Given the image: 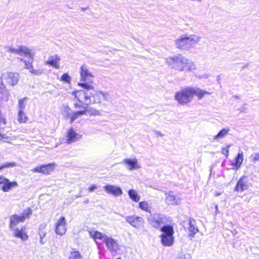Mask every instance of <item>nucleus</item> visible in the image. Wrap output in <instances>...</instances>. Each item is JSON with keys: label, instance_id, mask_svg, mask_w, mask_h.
I'll return each mask as SVG.
<instances>
[{"label": "nucleus", "instance_id": "864d4df0", "mask_svg": "<svg viewBox=\"0 0 259 259\" xmlns=\"http://www.w3.org/2000/svg\"><path fill=\"white\" fill-rule=\"evenodd\" d=\"M220 79H221V76L220 75H218L217 76V80H218V81H219Z\"/></svg>", "mask_w": 259, "mask_h": 259}, {"label": "nucleus", "instance_id": "8fccbe9b", "mask_svg": "<svg viewBox=\"0 0 259 259\" xmlns=\"http://www.w3.org/2000/svg\"><path fill=\"white\" fill-rule=\"evenodd\" d=\"M20 61L21 62H23L24 63H25V62H26L27 60H25V59H24L23 58H18Z\"/></svg>", "mask_w": 259, "mask_h": 259}, {"label": "nucleus", "instance_id": "5701e85b", "mask_svg": "<svg viewBox=\"0 0 259 259\" xmlns=\"http://www.w3.org/2000/svg\"><path fill=\"white\" fill-rule=\"evenodd\" d=\"M60 60V58L57 55L50 56L49 58L48 61L46 63L50 66H52L55 68H59V62Z\"/></svg>", "mask_w": 259, "mask_h": 259}, {"label": "nucleus", "instance_id": "ddd939ff", "mask_svg": "<svg viewBox=\"0 0 259 259\" xmlns=\"http://www.w3.org/2000/svg\"><path fill=\"white\" fill-rule=\"evenodd\" d=\"M66 220L64 217H61L56 224L55 232L60 236L64 235L66 231Z\"/></svg>", "mask_w": 259, "mask_h": 259}, {"label": "nucleus", "instance_id": "a19ab883", "mask_svg": "<svg viewBox=\"0 0 259 259\" xmlns=\"http://www.w3.org/2000/svg\"><path fill=\"white\" fill-rule=\"evenodd\" d=\"M74 107L75 108H79L81 110H85L86 113L89 111L88 108L87 107L83 106V105H79L77 103H75Z\"/></svg>", "mask_w": 259, "mask_h": 259}, {"label": "nucleus", "instance_id": "c9c22d12", "mask_svg": "<svg viewBox=\"0 0 259 259\" xmlns=\"http://www.w3.org/2000/svg\"><path fill=\"white\" fill-rule=\"evenodd\" d=\"M61 80L66 83H70L71 77L67 73H64L61 77Z\"/></svg>", "mask_w": 259, "mask_h": 259}, {"label": "nucleus", "instance_id": "a211bd4d", "mask_svg": "<svg viewBox=\"0 0 259 259\" xmlns=\"http://www.w3.org/2000/svg\"><path fill=\"white\" fill-rule=\"evenodd\" d=\"M13 232V236L16 238L21 239L22 241H26L28 238V236L25 232V227L23 226L19 229L18 227L13 228V230H10Z\"/></svg>", "mask_w": 259, "mask_h": 259}, {"label": "nucleus", "instance_id": "f257e3e1", "mask_svg": "<svg viewBox=\"0 0 259 259\" xmlns=\"http://www.w3.org/2000/svg\"><path fill=\"white\" fill-rule=\"evenodd\" d=\"M80 81L78 85L84 90L74 91L72 95L79 102L87 106L101 101L100 95L94 90V87L90 81L94 76L89 71L87 65L83 64L80 68Z\"/></svg>", "mask_w": 259, "mask_h": 259}, {"label": "nucleus", "instance_id": "412c9836", "mask_svg": "<svg viewBox=\"0 0 259 259\" xmlns=\"http://www.w3.org/2000/svg\"><path fill=\"white\" fill-rule=\"evenodd\" d=\"M81 136L77 133L72 127L70 128L67 134V143L70 144L79 140Z\"/></svg>", "mask_w": 259, "mask_h": 259}, {"label": "nucleus", "instance_id": "603ef678", "mask_svg": "<svg viewBox=\"0 0 259 259\" xmlns=\"http://www.w3.org/2000/svg\"><path fill=\"white\" fill-rule=\"evenodd\" d=\"M81 197V195L80 194H77L75 195V198H80Z\"/></svg>", "mask_w": 259, "mask_h": 259}, {"label": "nucleus", "instance_id": "7c9ffc66", "mask_svg": "<svg viewBox=\"0 0 259 259\" xmlns=\"http://www.w3.org/2000/svg\"><path fill=\"white\" fill-rule=\"evenodd\" d=\"M16 166V163L15 162H7L3 163L0 165V171H2L5 168H9L11 167H14Z\"/></svg>", "mask_w": 259, "mask_h": 259}, {"label": "nucleus", "instance_id": "58836bf2", "mask_svg": "<svg viewBox=\"0 0 259 259\" xmlns=\"http://www.w3.org/2000/svg\"><path fill=\"white\" fill-rule=\"evenodd\" d=\"M100 94H101L103 98L105 100H107L108 101H110V102H111L112 101V98L110 95V94L108 93H103V92H99Z\"/></svg>", "mask_w": 259, "mask_h": 259}, {"label": "nucleus", "instance_id": "f3484780", "mask_svg": "<svg viewBox=\"0 0 259 259\" xmlns=\"http://www.w3.org/2000/svg\"><path fill=\"white\" fill-rule=\"evenodd\" d=\"M120 163L125 164L126 168L130 170L139 169L141 167L136 158H125Z\"/></svg>", "mask_w": 259, "mask_h": 259}, {"label": "nucleus", "instance_id": "c03bdc74", "mask_svg": "<svg viewBox=\"0 0 259 259\" xmlns=\"http://www.w3.org/2000/svg\"><path fill=\"white\" fill-rule=\"evenodd\" d=\"M88 109H89V111H87V112H89L91 115H97L99 112L98 111H97L95 109H93L91 108H88Z\"/></svg>", "mask_w": 259, "mask_h": 259}, {"label": "nucleus", "instance_id": "393cba45", "mask_svg": "<svg viewBox=\"0 0 259 259\" xmlns=\"http://www.w3.org/2000/svg\"><path fill=\"white\" fill-rule=\"evenodd\" d=\"M86 110H81L73 112L70 117V123H72L75 120L78 118L79 116L85 114Z\"/></svg>", "mask_w": 259, "mask_h": 259}, {"label": "nucleus", "instance_id": "13d9d810", "mask_svg": "<svg viewBox=\"0 0 259 259\" xmlns=\"http://www.w3.org/2000/svg\"><path fill=\"white\" fill-rule=\"evenodd\" d=\"M116 259H121V258H116Z\"/></svg>", "mask_w": 259, "mask_h": 259}, {"label": "nucleus", "instance_id": "f03ea898", "mask_svg": "<svg viewBox=\"0 0 259 259\" xmlns=\"http://www.w3.org/2000/svg\"><path fill=\"white\" fill-rule=\"evenodd\" d=\"M205 94H209V93L199 88L187 87L177 92L175 98L179 103L184 105L191 102L194 96L200 100Z\"/></svg>", "mask_w": 259, "mask_h": 259}, {"label": "nucleus", "instance_id": "de8ad7c7", "mask_svg": "<svg viewBox=\"0 0 259 259\" xmlns=\"http://www.w3.org/2000/svg\"><path fill=\"white\" fill-rule=\"evenodd\" d=\"M4 139H8V137L5 134H1L0 133V141H2Z\"/></svg>", "mask_w": 259, "mask_h": 259}, {"label": "nucleus", "instance_id": "3c124183", "mask_svg": "<svg viewBox=\"0 0 259 259\" xmlns=\"http://www.w3.org/2000/svg\"><path fill=\"white\" fill-rule=\"evenodd\" d=\"M89 202V200L87 199L86 200L83 201V203L85 204H88Z\"/></svg>", "mask_w": 259, "mask_h": 259}, {"label": "nucleus", "instance_id": "9b49d317", "mask_svg": "<svg viewBox=\"0 0 259 259\" xmlns=\"http://www.w3.org/2000/svg\"><path fill=\"white\" fill-rule=\"evenodd\" d=\"M3 184L2 190L7 192L9 191L13 188L17 186L18 183L16 181L10 182V181L3 176H0V185Z\"/></svg>", "mask_w": 259, "mask_h": 259}, {"label": "nucleus", "instance_id": "cd10ccee", "mask_svg": "<svg viewBox=\"0 0 259 259\" xmlns=\"http://www.w3.org/2000/svg\"><path fill=\"white\" fill-rule=\"evenodd\" d=\"M27 98L24 97L22 99H20L18 101V108L19 111H20V114H22L23 111H24L26 107V102H27Z\"/></svg>", "mask_w": 259, "mask_h": 259}, {"label": "nucleus", "instance_id": "a878e982", "mask_svg": "<svg viewBox=\"0 0 259 259\" xmlns=\"http://www.w3.org/2000/svg\"><path fill=\"white\" fill-rule=\"evenodd\" d=\"M139 207L149 213V214H151V207L149 206V203L147 201H141L139 203Z\"/></svg>", "mask_w": 259, "mask_h": 259}, {"label": "nucleus", "instance_id": "20e7f679", "mask_svg": "<svg viewBox=\"0 0 259 259\" xmlns=\"http://www.w3.org/2000/svg\"><path fill=\"white\" fill-rule=\"evenodd\" d=\"M147 222L151 227L161 231L165 225H172V218L163 213H154L147 215Z\"/></svg>", "mask_w": 259, "mask_h": 259}, {"label": "nucleus", "instance_id": "49530a36", "mask_svg": "<svg viewBox=\"0 0 259 259\" xmlns=\"http://www.w3.org/2000/svg\"><path fill=\"white\" fill-rule=\"evenodd\" d=\"M247 110V109L245 107H242L238 109L240 113L246 112Z\"/></svg>", "mask_w": 259, "mask_h": 259}, {"label": "nucleus", "instance_id": "c756f323", "mask_svg": "<svg viewBox=\"0 0 259 259\" xmlns=\"http://www.w3.org/2000/svg\"><path fill=\"white\" fill-rule=\"evenodd\" d=\"M28 60L25 62V68L29 69V70L33 67L32 63L33 60V54L31 52V56L26 57Z\"/></svg>", "mask_w": 259, "mask_h": 259}, {"label": "nucleus", "instance_id": "6ab92c4d", "mask_svg": "<svg viewBox=\"0 0 259 259\" xmlns=\"http://www.w3.org/2000/svg\"><path fill=\"white\" fill-rule=\"evenodd\" d=\"M24 222V218L17 214H13L10 217V221L9 228L10 230H13V228H16L17 226L20 223Z\"/></svg>", "mask_w": 259, "mask_h": 259}, {"label": "nucleus", "instance_id": "4468645a", "mask_svg": "<svg viewBox=\"0 0 259 259\" xmlns=\"http://www.w3.org/2000/svg\"><path fill=\"white\" fill-rule=\"evenodd\" d=\"M166 203L168 205H178L181 204V200L177 195H175L174 192H169L165 193Z\"/></svg>", "mask_w": 259, "mask_h": 259}, {"label": "nucleus", "instance_id": "4c0bfd02", "mask_svg": "<svg viewBox=\"0 0 259 259\" xmlns=\"http://www.w3.org/2000/svg\"><path fill=\"white\" fill-rule=\"evenodd\" d=\"M46 227L45 224H40L39 227V235L46 236V231L44 230V229Z\"/></svg>", "mask_w": 259, "mask_h": 259}, {"label": "nucleus", "instance_id": "39448f33", "mask_svg": "<svg viewBox=\"0 0 259 259\" xmlns=\"http://www.w3.org/2000/svg\"><path fill=\"white\" fill-rule=\"evenodd\" d=\"M201 37L195 35L184 34L176 40L177 48L181 50H188L193 48L200 40Z\"/></svg>", "mask_w": 259, "mask_h": 259}, {"label": "nucleus", "instance_id": "0eeeda50", "mask_svg": "<svg viewBox=\"0 0 259 259\" xmlns=\"http://www.w3.org/2000/svg\"><path fill=\"white\" fill-rule=\"evenodd\" d=\"M125 221L132 226L138 229H144L145 222L143 218L136 215L126 216L125 217Z\"/></svg>", "mask_w": 259, "mask_h": 259}, {"label": "nucleus", "instance_id": "5fc2aeb1", "mask_svg": "<svg viewBox=\"0 0 259 259\" xmlns=\"http://www.w3.org/2000/svg\"><path fill=\"white\" fill-rule=\"evenodd\" d=\"M39 239H41L42 238H44L45 236H42V235H39Z\"/></svg>", "mask_w": 259, "mask_h": 259}, {"label": "nucleus", "instance_id": "ea45409f", "mask_svg": "<svg viewBox=\"0 0 259 259\" xmlns=\"http://www.w3.org/2000/svg\"><path fill=\"white\" fill-rule=\"evenodd\" d=\"M230 147V145H227V147L226 148H223L222 149V153L223 154L225 155L226 157H228L229 155V148Z\"/></svg>", "mask_w": 259, "mask_h": 259}, {"label": "nucleus", "instance_id": "dca6fc26", "mask_svg": "<svg viewBox=\"0 0 259 259\" xmlns=\"http://www.w3.org/2000/svg\"><path fill=\"white\" fill-rule=\"evenodd\" d=\"M1 79L3 81L6 80L9 84L12 86L16 84L18 81V74H15L13 72H7L3 74Z\"/></svg>", "mask_w": 259, "mask_h": 259}, {"label": "nucleus", "instance_id": "79ce46f5", "mask_svg": "<svg viewBox=\"0 0 259 259\" xmlns=\"http://www.w3.org/2000/svg\"><path fill=\"white\" fill-rule=\"evenodd\" d=\"M251 157L253 162L259 161V153H255L251 155Z\"/></svg>", "mask_w": 259, "mask_h": 259}, {"label": "nucleus", "instance_id": "f704fd0d", "mask_svg": "<svg viewBox=\"0 0 259 259\" xmlns=\"http://www.w3.org/2000/svg\"><path fill=\"white\" fill-rule=\"evenodd\" d=\"M176 259H191V256L189 253L180 252Z\"/></svg>", "mask_w": 259, "mask_h": 259}, {"label": "nucleus", "instance_id": "473e14b6", "mask_svg": "<svg viewBox=\"0 0 259 259\" xmlns=\"http://www.w3.org/2000/svg\"><path fill=\"white\" fill-rule=\"evenodd\" d=\"M18 120L20 123H25L27 121L28 118L26 116V114L24 113V111H23L22 115L20 114V111H18Z\"/></svg>", "mask_w": 259, "mask_h": 259}, {"label": "nucleus", "instance_id": "6e6552de", "mask_svg": "<svg viewBox=\"0 0 259 259\" xmlns=\"http://www.w3.org/2000/svg\"><path fill=\"white\" fill-rule=\"evenodd\" d=\"M251 186V183L248 182V177L242 176L238 181L234 188L235 192H243L247 190Z\"/></svg>", "mask_w": 259, "mask_h": 259}, {"label": "nucleus", "instance_id": "1a4fd4ad", "mask_svg": "<svg viewBox=\"0 0 259 259\" xmlns=\"http://www.w3.org/2000/svg\"><path fill=\"white\" fill-rule=\"evenodd\" d=\"M8 52L19 55H24L25 57L31 56V50L25 46H20L16 49L12 47L7 48Z\"/></svg>", "mask_w": 259, "mask_h": 259}, {"label": "nucleus", "instance_id": "4d7b16f0", "mask_svg": "<svg viewBox=\"0 0 259 259\" xmlns=\"http://www.w3.org/2000/svg\"><path fill=\"white\" fill-rule=\"evenodd\" d=\"M246 66H247V65H245V67H246ZM244 67H245V66H244V67H243L242 68H244Z\"/></svg>", "mask_w": 259, "mask_h": 259}, {"label": "nucleus", "instance_id": "37998d69", "mask_svg": "<svg viewBox=\"0 0 259 259\" xmlns=\"http://www.w3.org/2000/svg\"><path fill=\"white\" fill-rule=\"evenodd\" d=\"M30 72L35 75H40L41 74V71L39 69H34L33 67L29 70Z\"/></svg>", "mask_w": 259, "mask_h": 259}, {"label": "nucleus", "instance_id": "a18cd8bd", "mask_svg": "<svg viewBox=\"0 0 259 259\" xmlns=\"http://www.w3.org/2000/svg\"><path fill=\"white\" fill-rule=\"evenodd\" d=\"M97 188V186L95 184L92 185L89 188L88 190L90 192H93Z\"/></svg>", "mask_w": 259, "mask_h": 259}, {"label": "nucleus", "instance_id": "7ed1b4c3", "mask_svg": "<svg viewBox=\"0 0 259 259\" xmlns=\"http://www.w3.org/2000/svg\"><path fill=\"white\" fill-rule=\"evenodd\" d=\"M166 63L171 68L181 71H191L195 69L193 63L182 55L167 58Z\"/></svg>", "mask_w": 259, "mask_h": 259}, {"label": "nucleus", "instance_id": "bb28decb", "mask_svg": "<svg viewBox=\"0 0 259 259\" xmlns=\"http://www.w3.org/2000/svg\"><path fill=\"white\" fill-rule=\"evenodd\" d=\"M129 197L135 202H138L140 200V197L137 192L134 189H130L128 191Z\"/></svg>", "mask_w": 259, "mask_h": 259}, {"label": "nucleus", "instance_id": "6e6d98bb", "mask_svg": "<svg viewBox=\"0 0 259 259\" xmlns=\"http://www.w3.org/2000/svg\"><path fill=\"white\" fill-rule=\"evenodd\" d=\"M215 208L216 211H217L218 210V206L217 205H216L215 206Z\"/></svg>", "mask_w": 259, "mask_h": 259}, {"label": "nucleus", "instance_id": "72a5a7b5", "mask_svg": "<svg viewBox=\"0 0 259 259\" xmlns=\"http://www.w3.org/2000/svg\"><path fill=\"white\" fill-rule=\"evenodd\" d=\"M32 214V210L30 208H28L24 210L22 214L20 215V217H22L24 218V221L26 218L29 217Z\"/></svg>", "mask_w": 259, "mask_h": 259}, {"label": "nucleus", "instance_id": "aec40b11", "mask_svg": "<svg viewBox=\"0 0 259 259\" xmlns=\"http://www.w3.org/2000/svg\"><path fill=\"white\" fill-rule=\"evenodd\" d=\"M188 229L189 231V236L194 237L195 235L199 232V229L196 226L195 220L193 218H189L188 219Z\"/></svg>", "mask_w": 259, "mask_h": 259}, {"label": "nucleus", "instance_id": "4be33fe9", "mask_svg": "<svg viewBox=\"0 0 259 259\" xmlns=\"http://www.w3.org/2000/svg\"><path fill=\"white\" fill-rule=\"evenodd\" d=\"M243 161V154L241 150H239L237 155L236 156L234 159V161L232 163V165L236 169H239Z\"/></svg>", "mask_w": 259, "mask_h": 259}, {"label": "nucleus", "instance_id": "9d476101", "mask_svg": "<svg viewBox=\"0 0 259 259\" xmlns=\"http://www.w3.org/2000/svg\"><path fill=\"white\" fill-rule=\"evenodd\" d=\"M55 167L54 163H50L46 164H42L32 169L33 172L40 173L45 175H49L53 171Z\"/></svg>", "mask_w": 259, "mask_h": 259}, {"label": "nucleus", "instance_id": "e433bc0d", "mask_svg": "<svg viewBox=\"0 0 259 259\" xmlns=\"http://www.w3.org/2000/svg\"><path fill=\"white\" fill-rule=\"evenodd\" d=\"M64 112L66 114V117L70 118L73 111L68 106H66L64 107Z\"/></svg>", "mask_w": 259, "mask_h": 259}, {"label": "nucleus", "instance_id": "09e8293b", "mask_svg": "<svg viewBox=\"0 0 259 259\" xmlns=\"http://www.w3.org/2000/svg\"><path fill=\"white\" fill-rule=\"evenodd\" d=\"M47 241V239L42 238L41 239H39V242L41 244H44Z\"/></svg>", "mask_w": 259, "mask_h": 259}, {"label": "nucleus", "instance_id": "c85d7f7f", "mask_svg": "<svg viewBox=\"0 0 259 259\" xmlns=\"http://www.w3.org/2000/svg\"><path fill=\"white\" fill-rule=\"evenodd\" d=\"M229 130L224 128L222 129L214 137V139L219 140L223 139L229 133Z\"/></svg>", "mask_w": 259, "mask_h": 259}, {"label": "nucleus", "instance_id": "f8f14e48", "mask_svg": "<svg viewBox=\"0 0 259 259\" xmlns=\"http://www.w3.org/2000/svg\"><path fill=\"white\" fill-rule=\"evenodd\" d=\"M104 243L108 250L112 253L116 252L119 249V244L112 237L107 236Z\"/></svg>", "mask_w": 259, "mask_h": 259}, {"label": "nucleus", "instance_id": "2eb2a0df", "mask_svg": "<svg viewBox=\"0 0 259 259\" xmlns=\"http://www.w3.org/2000/svg\"><path fill=\"white\" fill-rule=\"evenodd\" d=\"M104 189L106 193L114 196H120L123 193L120 187L113 185L107 184L104 186Z\"/></svg>", "mask_w": 259, "mask_h": 259}, {"label": "nucleus", "instance_id": "b1692460", "mask_svg": "<svg viewBox=\"0 0 259 259\" xmlns=\"http://www.w3.org/2000/svg\"><path fill=\"white\" fill-rule=\"evenodd\" d=\"M91 235L94 239H98L101 240L103 242H104L105 240H106L108 236L107 235L103 234L102 233L98 231H95L93 232H91Z\"/></svg>", "mask_w": 259, "mask_h": 259}, {"label": "nucleus", "instance_id": "2f4dec72", "mask_svg": "<svg viewBox=\"0 0 259 259\" xmlns=\"http://www.w3.org/2000/svg\"><path fill=\"white\" fill-rule=\"evenodd\" d=\"M82 256L78 251H72L70 252L68 259H81Z\"/></svg>", "mask_w": 259, "mask_h": 259}, {"label": "nucleus", "instance_id": "423d86ee", "mask_svg": "<svg viewBox=\"0 0 259 259\" xmlns=\"http://www.w3.org/2000/svg\"><path fill=\"white\" fill-rule=\"evenodd\" d=\"M160 235L161 244L165 246H171L174 242V230L172 225H165L162 228Z\"/></svg>", "mask_w": 259, "mask_h": 259}]
</instances>
